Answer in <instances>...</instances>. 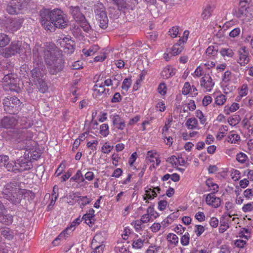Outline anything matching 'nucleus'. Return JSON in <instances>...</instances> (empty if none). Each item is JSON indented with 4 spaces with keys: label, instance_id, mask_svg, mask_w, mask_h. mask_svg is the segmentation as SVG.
<instances>
[{
    "label": "nucleus",
    "instance_id": "1",
    "mask_svg": "<svg viewBox=\"0 0 253 253\" xmlns=\"http://www.w3.org/2000/svg\"><path fill=\"white\" fill-rule=\"evenodd\" d=\"M33 69L31 70V80L38 90L45 93L48 89L47 85L45 81L46 68L43 63L42 59L39 55L38 48L33 49Z\"/></svg>",
    "mask_w": 253,
    "mask_h": 253
},
{
    "label": "nucleus",
    "instance_id": "2",
    "mask_svg": "<svg viewBox=\"0 0 253 253\" xmlns=\"http://www.w3.org/2000/svg\"><path fill=\"white\" fill-rule=\"evenodd\" d=\"M45 62L50 74L56 75L64 68V61L60 56H57L54 51L43 50Z\"/></svg>",
    "mask_w": 253,
    "mask_h": 253
},
{
    "label": "nucleus",
    "instance_id": "3",
    "mask_svg": "<svg viewBox=\"0 0 253 253\" xmlns=\"http://www.w3.org/2000/svg\"><path fill=\"white\" fill-rule=\"evenodd\" d=\"M7 135L11 140L17 142L16 148L17 150H24L28 147V141L31 140V136H28V131L20 128H13L7 132Z\"/></svg>",
    "mask_w": 253,
    "mask_h": 253
},
{
    "label": "nucleus",
    "instance_id": "4",
    "mask_svg": "<svg viewBox=\"0 0 253 253\" xmlns=\"http://www.w3.org/2000/svg\"><path fill=\"white\" fill-rule=\"evenodd\" d=\"M69 12L74 19L80 25V26L83 29L84 32L88 33L92 30L84 15L82 13L80 6H70L69 7Z\"/></svg>",
    "mask_w": 253,
    "mask_h": 253
},
{
    "label": "nucleus",
    "instance_id": "5",
    "mask_svg": "<svg viewBox=\"0 0 253 253\" xmlns=\"http://www.w3.org/2000/svg\"><path fill=\"white\" fill-rule=\"evenodd\" d=\"M2 104L5 112L11 115L17 114L21 109V102L16 97L5 98L3 100Z\"/></svg>",
    "mask_w": 253,
    "mask_h": 253
},
{
    "label": "nucleus",
    "instance_id": "6",
    "mask_svg": "<svg viewBox=\"0 0 253 253\" xmlns=\"http://www.w3.org/2000/svg\"><path fill=\"white\" fill-rule=\"evenodd\" d=\"M51 21L56 28L64 29L68 24V20L63 11L58 8L51 10Z\"/></svg>",
    "mask_w": 253,
    "mask_h": 253
},
{
    "label": "nucleus",
    "instance_id": "7",
    "mask_svg": "<svg viewBox=\"0 0 253 253\" xmlns=\"http://www.w3.org/2000/svg\"><path fill=\"white\" fill-rule=\"evenodd\" d=\"M94 11L96 20L99 21V27L105 29L108 27V19L103 4L100 2L94 5Z\"/></svg>",
    "mask_w": 253,
    "mask_h": 253
},
{
    "label": "nucleus",
    "instance_id": "8",
    "mask_svg": "<svg viewBox=\"0 0 253 253\" xmlns=\"http://www.w3.org/2000/svg\"><path fill=\"white\" fill-rule=\"evenodd\" d=\"M31 0H11L7 5L5 10L10 15L18 14L26 7Z\"/></svg>",
    "mask_w": 253,
    "mask_h": 253
},
{
    "label": "nucleus",
    "instance_id": "9",
    "mask_svg": "<svg viewBox=\"0 0 253 253\" xmlns=\"http://www.w3.org/2000/svg\"><path fill=\"white\" fill-rule=\"evenodd\" d=\"M27 195L30 196L32 199L35 197L34 193L31 191H26L25 189H23L19 191L18 193L12 194L4 198L8 200L11 204L17 205L21 203L22 200L24 199Z\"/></svg>",
    "mask_w": 253,
    "mask_h": 253
},
{
    "label": "nucleus",
    "instance_id": "10",
    "mask_svg": "<svg viewBox=\"0 0 253 253\" xmlns=\"http://www.w3.org/2000/svg\"><path fill=\"white\" fill-rule=\"evenodd\" d=\"M21 42L13 41L8 46L3 49L1 54L4 57L9 58L17 53H19L21 50Z\"/></svg>",
    "mask_w": 253,
    "mask_h": 253
},
{
    "label": "nucleus",
    "instance_id": "11",
    "mask_svg": "<svg viewBox=\"0 0 253 253\" xmlns=\"http://www.w3.org/2000/svg\"><path fill=\"white\" fill-rule=\"evenodd\" d=\"M22 189L20 188L19 182L13 181L7 183L3 188L2 193L4 198L12 194L18 193V192Z\"/></svg>",
    "mask_w": 253,
    "mask_h": 253
},
{
    "label": "nucleus",
    "instance_id": "12",
    "mask_svg": "<svg viewBox=\"0 0 253 253\" xmlns=\"http://www.w3.org/2000/svg\"><path fill=\"white\" fill-rule=\"evenodd\" d=\"M6 209L3 204L0 201V222L6 225H9L12 223L13 216L9 214H4V212Z\"/></svg>",
    "mask_w": 253,
    "mask_h": 253
},
{
    "label": "nucleus",
    "instance_id": "13",
    "mask_svg": "<svg viewBox=\"0 0 253 253\" xmlns=\"http://www.w3.org/2000/svg\"><path fill=\"white\" fill-rule=\"evenodd\" d=\"M16 162L17 165L19 166V172L30 170L33 168L32 162L28 161L27 160L23 159L22 156L17 158Z\"/></svg>",
    "mask_w": 253,
    "mask_h": 253
},
{
    "label": "nucleus",
    "instance_id": "14",
    "mask_svg": "<svg viewBox=\"0 0 253 253\" xmlns=\"http://www.w3.org/2000/svg\"><path fill=\"white\" fill-rule=\"evenodd\" d=\"M18 122V119L14 117L5 116L1 119V124L3 125V128H13L16 126Z\"/></svg>",
    "mask_w": 253,
    "mask_h": 253
},
{
    "label": "nucleus",
    "instance_id": "15",
    "mask_svg": "<svg viewBox=\"0 0 253 253\" xmlns=\"http://www.w3.org/2000/svg\"><path fill=\"white\" fill-rule=\"evenodd\" d=\"M214 194L210 193L207 195L206 198V203L214 208H218L221 204V200L219 198L214 196Z\"/></svg>",
    "mask_w": 253,
    "mask_h": 253
},
{
    "label": "nucleus",
    "instance_id": "16",
    "mask_svg": "<svg viewBox=\"0 0 253 253\" xmlns=\"http://www.w3.org/2000/svg\"><path fill=\"white\" fill-rule=\"evenodd\" d=\"M23 21V18H13L10 22L9 28L12 32L16 31L21 28Z\"/></svg>",
    "mask_w": 253,
    "mask_h": 253
},
{
    "label": "nucleus",
    "instance_id": "17",
    "mask_svg": "<svg viewBox=\"0 0 253 253\" xmlns=\"http://www.w3.org/2000/svg\"><path fill=\"white\" fill-rule=\"evenodd\" d=\"M40 19L42 24H45L51 21V10L49 9H43L40 12Z\"/></svg>",
    "mask_w": 253,
    "mask_h": 253
},
{
    "label": "nucleus",
    "instance_id": "18",
    "mask_svg": "<svg viewBox=\"0 0 253 253\" xmlns=\"http://www.w3.org/2000/svg\"><path fill=\"white\" fill-rule=\"evenodd\" d=\"M234 14L238 18L244 19L245 17H248L246 19L247 21H250L252 18V14L248 12V9L243 7H239L238 10L235 11Z\"/></svg>",
    "mask_w": 253,
    "mask_h": 253
},
{
    "label": "nucleus",
    "instance_id": "19",
    "mask_svg": "<svg viewBox=\"0 0 253 253\" xmlns=\"http://www.w3.org/2000/svg\"><path fill=\"white\" fill-rule=\"evenodd\" d=\"M4 167L7 169V170L9 171L14 172L16 173L19 171V166L17 165L16 162L14 161L11 162H7L4 163Z\"/></svg>",
    "mask_w": 253,
    "mask_h": 253
},
{
    "label": "nucleus",
    "instance_id": "20",
    "mask_svg": "<svg viewBox=\"0 0 253 253\" xmlns=\"http://www.w3.org/2000/svg\"><path fill=\"white\" fill-rule=\"evenodd\" d=\"M107 1L117 5L118 9L120 11H124L127 8V3L125 0H107Z\"/></svg>",
    "mask_w": 253,
    "mask_h": 253
},
{
    "label": "nucleus",
    "instance_id": "21",
    "mask_svg": "<svg viewBox=\"0 0 253 253\" xmlns=\"http://www.w3.org/2000/svg\"><path fill=\"white\" fill-rule=\"evenodd\" d=\"M17 81H15V82H9L8 84H4V89L18 92L20 90V87L17 83Z\"/></svg>",
    "mask_w": 253,
    "mask_h": 253
},
{
    "label": "nucleus",
    "instance_id": "22",
    "mask_svg": "<svg viewBox=\"0 0 253 253\" xmlns=\"http://www.w3.org/2000/svg\"><path fill=\"white\" fill-rule=\"evenodd\" d=\"M3 82L4 84H8L9 82H15V81H19L16 74L13 73H8L4 75L2 79Z\"/></svg>",
    "mask_w": 253,
    "mask_h": 253
},
{
    "label": "nucleus",
    "instance_id": "23",
    "mask_svg": "<svg viewBox=\"0 0 253 253\" xmlns=\"http://www.w3.org/2000/svg\"><path fill=\"white\" fill-rule=\"evenodd\" d=\"M70 234V233H68V229H65L63 231H62L57 237H56L53 241L52 244L54 246H56L58 245L59 242L58 241L61 240L62 238H65L66 237H68V235Z\"/></svg>",
    "mask_w": 253,
    "mask_h": 253
},
{
    "label": "nucleus",
    "instance_id": "24",
    "mask_svg": "<svg viewBox=\"0 0 253 253\" xmlns=\"http://www.w3.org/2000/svg\"><path fill=\"white\" fill-rule=\"evenodd\" d=\"M198 121L195 118H189L186 122L185 125L188 129H194L197 127Z\"/></svg>",
    "mask_w": 253,
    "mask_h": 253
},
{
    "label": "nucleus",
    "instance_id": "25",
    "mask_svg": "<svg viewBox=\"0 0 253 253\" xmlns=\"http://www.w3.org/2000/svg\"><path fill=\"white\" fill-rule=\"evenodd\" d=\"M99 48L98 45H93L91 46L88 50L83 49V52L85 56H88L93 55L95 52L97 51Z\"/></svg>",
    "mask_w": 253,
    "mask_h": 253
},
{
    "label": "nucleus",
    "instance_id": "26",
    "mask_svg": "<svg viewBox=\"0 0 253 253\" xmlns=\"http://www.w3.org/2000/svg\"><path fill=\"white\" fill-rule=\"evenodd\" d=\"M20 123L22 127V129L26 130L27 128L31 127L33 124L31 120H28L26 117L22 118L20 121Z\"/></svg>",
    "mask_w": 253,
    "mask_h": 253
},
{
    "label": "nucleus",
    "instance_id": "27",
    "mask_svg": "<svg viewBox=\"0 0 253 253\" xmlns=\"http://www.w3.org/2000/svg\"><path fill=\"white\" fill-rule=\"evenodd\" d=\"M10 42V38L4 33H0V47H4Z\"/></svg>",
    "mask_w": 253,
    "mask_h": 253
},
{
    "label": "nucleus",
    "instance_id": "28",
    "mask_svg": "<svg viewBox=\"0 0 253 253\" xmlns=\"http://www.w3.org/2000/svg\"><path fill=\"white\" fill-rule=\"evenodd\" d=\"M240 120L241 118L240 116L238 115H235L229 117L228 119V122L230 125L235 126L239 123Z\"/></svg>",
    "mask_w": 253,
    "mask_h": 253
},
{
    "label": "nucleus",
    "instance_id": "29",
    "mask_svg": "<svg viewBox=\"0 0 253 253\" xmlns=\"http://www.w3.org/2000/svg\"><path fill=\"white\" fill-rule=\"evenodd\" d=\"M212 12L211 7L210 5H207L204 9L201 16L203 19H207L211 15Z\"/></svg>",
    "mask_w": 253,
    "mask_h": 253
},
{
    "label": "nucleus",
    "instance_id": "30",
    "mask_svg": "<svg viewBox=\"0 0 253 253\" xmlns=\"http://www.w3.org/2000/svg\"><path fill=\"white\" fill-rule=\"evenodd\" d=\"M183 49L182 46H180L179 43H175L171 48V54L172 56H175L180 53Z\"/></svg>",
    "mask_w": 253,
    "mask_h": 253
},
{
    "label": "nucleus",
    "instance_id": "31",
    "mask_svg": "<svg viewBox=\"0 0 253 253\" xmlns=\"http://www.w3.org/2000/svg\"><path fill=\"white\" fill-rule=\"evenodd\" d=\"M229 228L228 223L224 220V217H222L220 220V227L219 228V232L221 233L225 232L227 228Z\"/></svg>",
    "mask_w": 253,
    "mask_h": 253
},
{
    "label": "nucleus",
    "instance_id": "32",
    "mask_svg": "<svg viewBox=\"0 0 253 253\" xmlns=\"http://www.w3.org/2000/svg\"><path fill=\"white\" fill-rule=\"evenodd\" d=\"M218 46H210L206 50V53L209 56H215L218 52Z\"/></svg>",
    "mask_w": 253,
    "mask_h": 253
},
{
    "label": "nucleus",
    "instance_id": "33",
    "mask_svg": "<svg viewBox=\"0 0 253 253\" xmlns=\"http://www.w3.org/2000/svg\"><path fill=\"white\" fill-rule=\"evenodd\" d=\"M167 239L171 244H174L175 246L178 243V238L174 234L169 233L167 235Z\"/></svg>",
    "mask_w": 253,
    "mask_h": 253
},
{
    "label": "nucleus",
    "instance_id": "34",
    "mask_svg": "<svg viewBox=\"0 0 253 253\" xmlns=\"http://www.w3.org/2000/svg\"><path fill=\"white\" fill-rule=\"evenodd\" d=\"M206 184L209 187H211L212 188V190L213 191V192L212 193L214 194L218 191V185L216 183H213L210 179H208L206 180Z\"/></svg>",
    "mask_w": 253,
    "mask_h": 253
},
{
    "label": "nucleus",
    "instance_id": "35",
    "mask_svg": "<svg viewBox=\"0 0 253 253\" xmlns=\"http://www.w3.org/2000/svg\"><path fill=\"white\" fill-rule=\"evenodd\" d=\"M220 53L222 56H227L228 57H232L234 55V52L231 48H222L220 51Z\"/></svg>",
    "mask_w": 253,
    "mask_h": 253
},
{
    "label": "nucleus",
    "instance_id": "36",
    "mask_svg": "<svg viewBox=\"0 0 253 253\" xmlns=\"http://www.w3.org/2000/svg\"><path fill=\"white\" fill-rule=\"evenodd\" d=\"M248 53H245V54H239L240 57H239V61L240 62H238L239 63L241 64V65H245V64H247L249 62V58L248 57Z\"/></svg>",
    "mask_w": 253,
    "mask_h": 253
},
{
    "label": "nucleus",
    "instance_id": "37",
    "mask_svg": "<svg viewBox=\"0 0 253 253\" xmlns=\"http://www.w3.org/2000/svg\"><path fill=\"white\" fill-rule=\"evenodd\" d=\"M100 133L104 137L109 134V126L107 124H103L100 126Z\"/></svg>",
    "mask_w": 253,
    "mask_h": 253
},
{
    "label": "nucleus",
    "instance_id": "38",
    "mask_svg": "<svg viewBox=\"0 0 253 253\" xmlns=\"http://www.w3.org/2000/svg\"><path fill=\"white\" fill-rule=\"evenodd\" d=\"M131 84V79L130 78H126L124 79V80L123 82L122 88L123 89L127 90L128 89V88L130 87Z\"/></svg>",
    "mask_w": 253,
    "mask_h": 253
},
{
    "label": "nucleus",
    "instance_id": "39",
    "mask_svg": "<svg viewBox=\"0 0 253 253\" xmlns=\"http://www.w3.org/2000/svg\"><path fill=\"white\" fill-rule=\"evenodd\" d=\"M23 47L25 49V56H26V59L29 60L31 58V50L29 44L27 43H24Z\"/></svg>",
    "mask_w": 253,
    "mask_h": 253
},
{
    "label": "nucleus",
    "instance_id": "40",
    "mask_svg": "<svg viewBox=\"0 0 253 253\" xmlns=\"http://www.w3.org/2000/svg\"><path fill=\"white\" fill-rule=\"evenodd\" d=\"M207 83H206V86H205V88L209 90H211L214 85V83L212 81V79L209 74L207 75Z\"/></svg>",
    "mask_w": 253,
    "mask_h": 253
},
{
    "label": "nucleus",
    "instance_id": "41",
    "mask_svg": "<svg viewBox=\"0 0 253 253\" xmlns=\"http://www.w3.org/2000/svg\"><path fill=\"white\" fill-rule=\"evenodd\" d=\"M226 101V97L223 94L218 96L215 100V103L217 105H222Z\"/></svg>",
    "mask_w": 253,
    "mask_h": 253
},
{
    "label": "nucleus",
    "instance_id": "42",
    "mask_svg": "<svg viewBox=\"0 0 253 253\" xmlns=\"http://www.w3.org/2000/svg\"><path fill=\"white\" fill-rule=\"evenodd\" d=\"M247 159V156L244 153L240 152L236 156V160L240 163H244L246 159Z\"/></svg>",
    "mask_w": 253,
    "mask_h": 253
},
{
    "label": "nucleus",
    "instance_id": "43",
    "mask_svg": "<svg viewBox=\"0 0 253 253\" xmlns=\"http://www.w3.org/2000/svg\"><path fill=\"white\" fill-rule=\"evenodd\" d=\"M1 234L8 240H11L13 239V235L10 233L9 229H4L1 231Z\"/></svg>",
    "mask_w": 253,
    "mask_h": 253
},
{
    "label": "nucleus",
    "instance_id": "44",
    "mask_svg": "<svg viewBox=\"0 0 253 253\" xmlns=\"http://www.w3.org/2000/svg\"><path fill=\"white\" fill-rule=\"evenodd\" d=\"M147 213H149V215L150 216H154L155 218H156L159 216V213L154 211V205L149 206L147 209Z\"/></svg>",
    "mask_w": 253,
    "mask_h": 253
},
{
    "label": "nucleus",
    "instance_id": "45",
    "mask_svg": "<svg viewBox=\"0 0 253 253\" xmlns=\"http://www.w3.org/2000/svg\"><path fill=\"white\" fill-rule=\"evenodd\" d=\"M189 234L188 232L185 233L181 238V243L183 246H187L189 243Z\"/></svg>",
    "mask_w": 253,
    "mask_h": 253
},
{
    "label": "nucleus",
    "instance_id": "46",
    "mask_svg": "<svg viewBox=\"0 0 253 253\" xmlns=\"http://www.w3.org/2000/svg\"><path fill=\"white\" fill-rule=\"evenodd\" d=\"M104 86L105 85H104V84H103V83H102L100 84H96L94 86V87L95 88L94 90H97L96 87H98L99 88V89L98 90V92L99 94L105 93V94H106V89L104 88Z\"/></svg>",
    "mask_w": 253,
    "mask_h": 253
},
{
    "label": "nucleus",
    "instance_id": "47",
    "mask_svg": "<svg viewBox=\"0 0 253 253\" xmlns=\"http://www.w3.org/2000/svg\"><path fill=\"white\" fill-rule=\"evenodd\" d=\"M78 198H80V200L83 202L80 205L81 208H83L86 205L89 204L91 202V200L88 199L87 196H79Z\"/></svg>",
    "mask_w": 253,
    "mask_h": 253
},
{
    "label": "nucleus",
    "instance_id": "48",
    "mask_svg": "<svg viewBox=\"0 0 253 253\" xmlns=\"http://www.w3.org/2000/svg\"><path fill=\"white\" fill-rule=\"evenodd\" d=\"M143 242L144 241L140 238L136 241H133L132 245V247L134 248L141 249L143 246Z\"/></svg>",
    "mask_w": 253,
    "mask_h": 253
},
{
    "label": "nucleus",
    "instance_id": "49",
    "mask_svg": "<svg viewBox=\"0 0 253 253\" xmlns=\"http://www.w3.org/2000/svg\"><path fill=\"white\" fill-rule=\"evenodd\" d=\"M82 220L80 218V217H78L76 219H75L71 224L70 226L69 227H68L66 229H68V231L69 230H71L72 231L70 232L71 233L74 229H72V228L75 227L76 225H79L80 223L81 222Z\"/></svg>",
    "mask_w": 253,
    "mask_h": 253
},
{
    "label": "nucleus",
    "instance_id": "50",
    "mask_svg": "<svg viewBox=\"0 0 253 253\" xmlns=\"http://www.w3.org/2000/svg\"><path fill=\"white\" fill-rule=\"evenodd\" d=\"M242 210L245 212L251 211L253 210V202L249 203L244 205L242 208Z\"/></svg>",
    "mask_w": 253,
    "mask_h": 253
},
{
    "label": "nucleus",
    "instance_id": "51",
    "mask_svg": "<svg viewBox=\"0 0 253 253\" xmlns=\"http://www.w3.org/2000/svg\"><path fill=\"white\" fill-rule=\"evenodd\" d=\"M191 86L190 84L188 82H186L184 84L183 88L182 89V94L184 95H187L190 92Z\"/></svg>",
    "mask_w": 253,
    "mask_h": 253
},
{
    "label": "nucleus",
    "instance_id": "52",
    "mask_svg": "<svg viewBox=\"0 0 253 253\" xmlns=\"http://www.w3.org/2000/svg\"><path fill=\"white\" fill-rule=\"evenodd\" d=\"M161 76L165 79H168L170 77L169 73V67L165 68L161 73Z\"/></svg>",
    "mask_w": 253,
    "mask_h": 253
},
{
    "label": "nucleus",
    "instance_id": "53",
    "mask_svg": "<svg viewBox=\"0 0 253 253\" xmlns=\"http://www.w3.org/2000/svg\"><path fill=\"white\" fill-rule=\"evenodd\" d=\"M122 97L119 92H116L111 99V102L118 103L121 101Z\"/></svg>",
    "mask_w": 253,
    "mask_h": 253
},
{
    "label": "nucleus",
    "instance_id": "54",
    "mask_svg": "<svg viewBox=\"0 0 253 253\" xmlns=\"http://www.w3.org/2000/svg\"><path fill=\"white\" fill-rule=\"evenodd\" d=\"M65 49H67V52L69 53L72 54L74 52L75 49V45L74 43H66L65 45Z\"/></svg>",
    "mask_w": 253,
    "mask_h": 253
},
{
    "label": "nucleus",
    "instance_id": "55",
    "mask_svg": "<svg viewBox=\"0 0 253 253\" xmlns=\"http://www.w3.org/2000/svg\"><path fill=\"white\" fill-rule=\"evenodd\" d=\"M196 113V117L200 119L201 123L204 124L206 122V119L204 118L202 112L200 110H197Z\"/></svg>",
    "mask_w": 253,
    "mask_h": 253
},
{
    "label": "nucleus",
    "instance_id": "56",
    "mask_svg": "<svg viewBox=\"0 0 253 253\" xmlns=\"http://www.w3.org/2000/svg\"><path fill=\"white\" fill-rule=\"evenodd\" d=\"M228 138L229 140H228L229 142H231V143H236L238 140H240V136L239 135L237 134H232L228 136Z\"/></svg>",
    "mask_w": 253,
    "mask_h": 253
},
{
    "label": "nucleus",
    "instance_id": "57",
    "mask_svg": "<svg viewBox=\"0 0 253 253\" xmlns=\"http://www.w3.org/2000/svg\"><path fill=\"white\" fill-rule=\"evenodd\" d=\"M46 30L51 31L52 30H55L56 27L52 23L51 21L46 22L45 24H42Z\"/></svg>",
    "mask_w": 253,
    "mask_h": 253
},
{
    "label": "nucleus",
    "instance_id": "58",
    "mask_svg": "<svg viewBox=\"0 0 253 253\" xmlns=\"http://www.w3.org/2000/svg\"><path fill=\"white\" fill-rule=\"evenodd\" d=\"M168 203L166 200H160L158 202V209L160 211H164L167 206L168 205Z\"/></svg>",
    "mask_w": 253,
    "mask_h": 253
},
{
    "label": "nucleus",
    "instance_id": "59",
    "mask_svg": "<svg viewBox=\"0 0 253 253\" xmlns=\"http://www.w3.org/2000/svg\"><path fill=\"white\" fill-rule=\"evenodd\" d=\"M158 90L159 93L165 95L166 93V86L165 83H161L158 86Z\"/></svg>",
    "mask_w": 253,
    "mask_h": 253
},
{
    "label": "nucleus",
    "instance_id": "60",
    "mask_svg": "<svg viewBox=\"0 0 253 253\" xmlns=\"http://www.w3.org/2000/svg\"><path fill=\"white\" fill-rule=\"evenodd\" d=\"M195 217L200 222H202L205 220V215L203 212L199 211L197 212L196 214Z\"/></svg>",
    "mask_w": 253,
    "mask_h": 253
},
{
    "label": "nucleus",
    "instance_id": "61",
    "mask_svg": "<svg viewBox=\"0 0 253 253\" xmlns=\"http://www.w3.org/2000/svg\"><path fill=\"white\" fill-rule=\"evenodd\" d=\"M196 230L195 231L197 233V236H200L205 231L204 227L201 225H196Z\"/></svg>",
    "mask_w": 253,
    "mask_h": 253
},
{
    "label": "nucleus",
    "instance_id": "62",
    "mask_svg": "<svg viewBox=\"0 0 253 253\" xmlns=\"http://www.w3.org/2000/svg\"><path fill=\"white\" fill-rule=\"evenodd\" d=\"M253 196V191L252 189H247L244 192V196L248 199H251Z\"/></svg>",
    "mask_w": 253,
    "mask_h": 253
},
{
    "label": "nucleus",
    "instance_id": "63",
    "mask_svg": "<svg viewBox=\"0 0 253 253\" xmlns=\"http://www.w3.org/2000/svg\"><path fill=\"white\" fill-rule=\"evenodd\" d=\"M169 33L171 37L175 38L178 34V29L177 27H173L169 30Z\"/></svg>",
    "mask_w": 253,
    "mask_h": 253
},
{
    "label": "nucleus",
    "instance_id": "64",
    "mask_svg": "<svg viewBox=\"0 0 253 253\" xmlns=\"http://www.w3.org/2000/svg\"><path fill=\"white\" fill-rule=\"evenodd\" d=\"M212 100V98L210 96H205L203 99V105L204 106H207L210 104Z\"/></svg>",
    "mask_w": 253,
    "mask_h": 253
}]
</instances>
